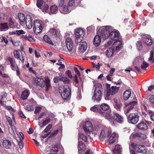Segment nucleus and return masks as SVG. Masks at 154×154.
<instances>
[{"instance_id":"obj_1","label":"nucleus","mask_w":154,"mask_h":154,"mask_svg":"<svg viewBox=\"0 0 154 154\" xmlns=\"http://www.w3.org/2000/svg\"><path fill=\"white\" fill-rule=\"evenodd\" d=\"M101 35L102 38L105 40L109 37L111 39L114 40L121 38L120 33L118 30L113 29L112 26H103L101 28Z\"/></svg>"},{"instance_id":"obj_2","label":"nucleus","mask_w":154,"mask_h":154,"mask_svg":"<svg viewBox=\"0 0 154 154\" xmlns=\"http://www.w3.org/2000/svg\"><path fill=\"white\" fill-rule=\"evenodd\" d=\"M94 93L92 96V99L93 101H100L101 99L103 89L102 85L101 84H98L96 85Z\"/></svg>"},{"instance_id":"obj_3","label":"nucleus","mask_w":154,"mask_h":154,"mask_svg":"<svg viewBox=\"0 0 154 154\" xmlns=\"http://www.w3.org/2000/svg\"><path fill=\"white\" fill-rule=\"evenodd\" d=\"M59 91L64 100L69 99L70 97V90L69 87L67 85H62L59 88Z\"/></svg>"},{"instance_id":"obj_4","label":"nucleus","mask_w":154,"mask_h":154,"mask_svg":"<svg viewBox=\"0 0 154 154\" xmlns=\"http://www.w3.org/2000/svg\"><path fill=\"white\" fill-rule=\"evenodd\" d=\"M106 116L109 121H111L110 123L113 125L116 124V121L120 123L123 121L122 117L117 113L114 114L112 117L110 113H109L106 114Z\"/></svg>"},{"instance_id":"obj_5","label":"nucleus","mask_w":154,"mask_h":154,"mask_svg":"<svg viewBox=\"0 0 154 154\" xmlns=\"http://www.w3.org/2000/svg\"><path fill=\"white\" fill-rule=\"evenodd\" d=\"M43 26L42 22L38 20H36L34 21L33 30L36 33L41 32L43 29Z\"/></svg>"},{"instance_id":"obj_6","label":"nucleus","mask_w":154,"mask_h":154,"mask_svg":"<svg viewBox=\"0 0 154 154\" xmlns=\"http://www.w3.org/2000/svg\"><path fill=\"white\" fill-rule=\"evenodd\" d=\"M135 134L132 133L130 137L129 151L130 154H135Z\"/></svg>"},{"instance_id":"obj_7","label":"nucleus","mask_w":154,"mask_h":154,"mask_svg":"<svg viewBox=\"0 0 154 154\" xmlns=\"http://www.w3.org/2000/svg\"><path fill=\"white\" fill-rule=\"evenodd\" d=\"M119 87H117L116 86H112L110 89L106 90V97H105V99L108 100V97L110 95H113L116 94L119 89Z\"/></svg>"},{"instance_id":"obj_8","label":"nucleus","mask_w":154,"mask_h":154,"mask_svg":"<svg viewBox=\"0 0 154 154\" xmlns=\"http://www.w3.org/2000/svg\"><path fill=\"white\" fill-rule=\"evenodd\" d=\"M123 46L121 38L116 40L113 43L112 47L115 51H119Z\"/></svg>"},{"instance_id":"obj_9","label":"nucleus","mask_w":154,"mask_h":154,"mask_svg":"<svg viewBox=\"0 0 154 154\" xmlns=\"http://www.w3.org/2000/svg\"><path fill=\"white\" fill-rule=\"evenodd\" d=\"M83 128L84 131L86 133L89 132H92L93 130V128L92 127L91 123L89 121H86L85 124V125L83 126Z\"/></svg>"},{"instance_id":"obj_10","label":"nucleus","mask_w":154,"mask_h":154,"mask_svg":"<svg viewBox=\"0 0 154 154\" xmlns=\"http://www.w3.org/2000/svg\"><path fill=\"white\" fill-rule=\"evenodd\" d=\"M66 43L67 49L69 52H71L73 47V41L70 38H66Z\"/></svg>"},{"instance_id":"obj_11","label":"nucleus","mask_w":154,"mask_h":154,"mask_svg":"<svg viewBox=\"0 0 154 154\" xmlns=\"http://www.w3.org/2000/svg\"><path fill=\"white\" fill-rule=\"evenodd\" d=\"M100 30V34L96 35L94 38V44L96 47H98L100 45L101 41V37L102 38L101 35V28Z\"/></svg>"},{"instance_id":"obj_12","label":"nucleus","mask_w":154,"mask_h":154,"mask_svg":"<svg viewBox=\"0 0 154 154\" xmlns=\"http://www.w3.org/2000/svg\"><path fill=\"white\" fill-rule=\"evenodd\" d=\"M34 80L35 82L38 85L42 87L45 86V82L44 79L41 78H34Z\"/></svg>"},{"instance_id":"obj_13","label":"nucleus","mask_w":154,"mask_h":154,"mask_svg":"<svg viewBox=\"0 0 154 154\" xmlns=\"http://www.w3.org/2000/svg\"><path fill=\"white\" fill-rule=\"evenodd\" d=\"M32 19L29 15H27L26 17L25 24L27 28L31 29L32 26Z\"/></svg>"},{"instance_id":"obj_14","label":"nucleus","mask_w":154,"mask_h":154,"mask_svg":"<svg viewBox=\"0 0 154 154\" xmlns=\"http://www.w3.org/2000/svg\"><path fill=\"white\" fill-rule=\"evenodd\" d=\"M8 60L10 62L11 64V68L13 70H16L17 71L18 69V67L16 64L14 59L11 57H8Z\"/></svg>"},{"instance_id":"obj_15","label":"nucleus","mask_w":154,"mask_h":154,"mask_svg":"<svg viewBox=\"0 0 154 154\" xmlns=\"http://www.w3.org/2000/svg\"><path fill=\"white\" fill-rule=\"evenodd\" d=\"M142 39L146 45H151L152 44V41L149 35H143Z\"/></svg>"},{"instance_id":"obj_16","label":"nucleus","mask_w":154,"mask_h":154,"mask_svg":"<svg viewBox=\"0 0 154 154\" xmlns=\"http://www.w3.org/2000/svg\"><path fill=\"white\" fill-rule=\"evenodd\" d=\"M138 153H145L146 152L145 147L144 146L136 145H135V152Z\"/></svg>"},{"instance_id":"obj_17","label":"nucleus","mask_w":154,"mask_h":154,"mask_svg":"<svg viewBox=\"0 0 154 154\" xmlns=\"http://www.w3.org/2000/svg\"><path fill=\"white\" fill-rule=\"evenodd\" d=\"M50 35L53 37H57L59 34L60 32L58 29H51L49 32Z\"/></svg>"},{"instance_id":"obj_18","label":"nucleus","mask_w":154,"mask_h":154,"mask_svg":"<svg viewBox=\"0 0 154 154\" xmlns=\"http://www.w3.org/2000/svg\"><path fill=\"white\" fill-rule=\"evenodd\" d=\"M87 48V43L85 42H82L81 43L80 46L79 47V51L81 52H85Z\"/></svg>"},{"instance_id":"obj_19","label":"nucleus","mask_w":154,"mask_h":154,"mask_svg":"<svg viewBox=\"0 0 154 154\" xmlns=\"http://www.w3.org/2000/svg\"><path fill=\"white\" fill-rule=\"evenodd\" d=\"M137 127L142 130H146L148 129L147 125L143 122H141L136 125Z\"/></svg>"},{"instance_id":"obj_20","label":"nucleus","mask_w":154,"mask_h":154,"mask_svg":"<svg viewBox=\"0 0 154 154\" xmlns=\"http://www.w3.org/2000/svg\"><path fill=\"white\" fill-rule=\"evenodd\" d=\"M84 31L81 29H78L76 30L75 36L80 37L81 38H83L84 37Z\"/></svg>"},{"instance_id":"obj_21","label":"nucleus","mask_w":154,"mask_h":154,"mask_svg":"<svg viewBox=\"0 0 154 154\" xmlns=\"http://www.w3.org/2000/svg\"><path fill=\"white\" fill-rule=\"evenodd\" d=\"M78 153L79 154H81V151H84L85 149V145L84 143L82 141H79L78 145Z\"/></svg>"},{"instance_id":"obj_22","label":"nucleus","mask_w":154,"mask_h":154,"mask_svg":"<svg viewBox=\"0 0 154 154\" xmlns=\"http://www.w3.org/2000/svg\"><path fill=\"white\" fill-rule=\"evenodd\" d=\"M128 122L130 123L135 124V114H130L128 118Z\"/></svg>"},{"instance_id":"obj_23","label":"nucleus","mask_w":154,"mask_h":154,"mask_svg":"<svg viewBox=\"0 0 154 154\" xmlns=\"http://www.w3.org/2000/svg\"><path fill=\"white\" fill-rule=\"evenodd\" d=\"M3 146L6 149H10L11 147V142L7 140H3Z\"/></svg>"},{"instance_id":"obj_24","label":"nucleus","mask_w":154,"mask_h":154,"mask_svg":"<svg viewBox=\"0 0 154 154\" xmlns=\"http://www.w3.org/2000/svg\"><path fill=\"white\" fill-rule=\"evenodd\" d=\"M131 95V93L130 90H127L125 91L123 94L124 99L127 100L129 99Z\"/></svg>"},{"instance_id":"obj_25","label":"nucleus","mask_w":154,"mask_h":154,"mask_svg":"<svg viewBox=\"0 0 154 154\" xmlns=\"http://www.w3.org/2000/svg\"><path fill=\"white\" fill-rule=\"evenodd\" d=\"M60 11L61 13L64 14H67L70 12L68 7L65 5H64L63 7L60 8Z\"/></svg>"},{"instance_id":"obj_26","label":"nucleus","mask_w":154,"mask_h":154,"mask_svg":"<svg viewBox=\"0 0 154 154\" xmlns=\"http://www.w3.org/2000/svg\"><path fill=\"white\" fill-rule=\"evenodd\" d=\"M115 50L112 46L111 47L108 48L106 51V55L108 57L112 56Z\"/></svg>"},{"instance_id":"obj_27","label":"nucleus","mask_w":154,"mask_h":154,"mask_svg":"<svg viewBox=\"0 0 154 154\" xmlns=\"http://www.w3.org/2000/svg\"><path fill=\"white\" fill-rule=\"evenodd\" d=\"M29 91L27 90H26L23 91L21 95V98L22 100H25L27 99L29 95Z\"/></svg>"},{"instance_id":"obj_28","label":"nucleus","mask_w":154,"mask_h":154,"mask_svg":"<svg viewBox=\"0 0 154 154\" xmlns=\"http://www.w3.org/2000/svg\"><path fill=\"white\" fill-rule=\"evenodd\" d=\"M18 18L20 20V24L23 25L24 22L26 21L25 16L24 14L22 13L18 14Z\"/></svg>"},{"instance_id":"obj_29","label":"nucleus","mask_w":154,"mask_h":154,"mask_svg":"<svg viewBox=\"0 0 154 154\" xmlns=\"http://www.w3.org/2000/svg\"><path fill=\"white\" fill-rule=\"evenodd\" d=\"M135 105V102L134 101L130 102L128 105V107L126 111H125V113L126 115L129 113L130 110L133 108Z\"/></svg>"},{"instance_id":"obj_30","label":"nucleus","mask_w":154,"mask_h":154,"mask_svg":"<svg viewBox=\"0 0 154 154\" xmlns=\"http://www.w3.org/2000/svg\"><path fill=\"white\" fill-rule=\"evenodd\" d=\"M122 149L120 145H117L115 146V148L113 150V151L115 154H119L121 152Z\"/></svg>"},{"instance_id":"obj_31","label":"nucleus","mask_w":154,"mask_h":154,"mask_svg":"<svg viewBox=\"0 0 154 154\" xmlns=\"http://www.w3.org/2000/svg\"><path fill=\"white\" fill-rule=\"evenodd\" d=\"M91 110L94 112H98L101 114L103 115L104 112L102 111L100 109H98L97 107V106L96 105H95L92 107L91 108Z\"/></svg>"},{"instance_id":"obj_32","label":"nucleus","mask_w":154,"mask_h":154,"mask_svg":"<svg viewBox=\"0 0 154 154\" xmlns=\"http://www.w3.org/2000/svg\"><path fill=\"white\" fill-rule=\"evenodd\" d=\"M116 136V134L115 133H112L111 136L108 139V141L109 142L110 144H112L115 142V140L113 139Z\"/></svg>"},{"instance_id":"obj_33","label":"nucleus","mask_w":154,"mask_h":154,"mask_svg":"<svg viewBox=\"0 0 154 154\" xmlns=\"http://www.w3.org/2000/svg\"><path fill=\"white\" fill-rule=\"evenodd\" d=\"M45 83L46 85V91H48L49 88L51 87L50 85V81L48 77H46L45 78Z\"/></svg>"},{"instance_id":"obj_34","label":"nucleus","mask_w":154,"mask_h":154,"mask_svg":"<svg viewBox=\"0 0 154 154\" xmlns=\"http://www.w3.org/2000/svg\"><path fill=\"white\" fill-rule=\"evenodd\" d=\"M8 28L7 23H1L0 24V31H4L8 29Z\"/></svg>"},{"instance_id":"obj_35","label":"nucleus","mask_w":154,"mask_h":154,"mask_svg":"<svg viewBox=\"0 0 154 154\" xmlns=\"http://www.w3.org/2000/svg\"><path fill=\"white\" fill-rule=\"evenodd\" d=\"M154 52L151 51L150 52L149 57L148 58V61L151 64H152L154 63V58H153Z\"/></svg>"},{"instance_id":"obj_36","label":"nucleus","mask_w":154,"mask_h":154,"mask_svg":"<svg viewBox=\"0 0 154 154\" xmlns=\"http://www.w3.org/2000/svg\"><path fill=\"white\" fill-rule=\"evenodd\" d=\"M105 133L106 131L104 129L103 130H102L101 131L99 137V138L100 140H101V141L103 140L104 138L106 137V134Z\"/></svg>"},{"instance_id":"obj_37","label":"nucleus","mask_w":154,"mask_h":154,"mask_svg":"<svg viewBox=\"0 0 154 154\" xmlns=\"http://www.w3.org/2000/svg\"><path fill=\"white\" fill-rule=\"evenodd\" d=\"M78 138L79 139H82L85 142L87 141L88 139L87 137L82 133H79Z\"/></svg>"},{"instance_id":"obj_38","label":"nucleus","mask_w":154,"mask_h":154,"mask_svg":"<svg viewBox=\"0 0 154 154\" xmlns=\"http://www.w3.org/2000/svg\"><path fill=\"white\" fill-rule=\"evenodd\" d=\"M44 40L48 43L50 44L51 45H53L54 44L52 42L50 38L47 35H45L43 37Z\"/></svg>"},{"instance_id":"obj_39","label":"nucleus","mask_w":154,"mask_h":154,"mask_svg":"<svg viewBox=\"0 0 154 154\" xmlns=\"http://www.w3.org/2000/svg\"><path fill=\"white\" fill-rule=\"evenodd\" d=\"M50 11L52 14H56L57 12V6L55 5L51 6V7Z\"/></svg>"},{"instance_id":"obj_40","label":"nucleus","mask_w":154,"mask_h":154,"mask_svg":"<svg viewBox=\"0 0 154 154\" xmlns=\"http://www.w3.org/2000/svg\"><path fill=\"white\" fill-rule=\"evenodd\" d=\"M136 47L137 49L139 51H141L143 49V46L142 43L140 41L137 42L136 44Z\"/></svg>"},{"instance_id":"obj_41","label":"nucleus","mask_w":154,"mask_h":154,"mask_svg":"<svg viewBox=\"0 0 154 154\" xmlns=\"http://www.w3.org/2000/svg\"><path fill=\"white\" fill-rule=\"evenodd\" d=\"M44 3H45L44 2L43 0H37L36 5L38 8H40L42 6Z\"/></svg>"},{"instance_id":"obj_42","label":"nucleus","mask_w":154,"mask_h":154,"mask_svg":"<svg viewBox=\"0 0 154 154\" xmlns=\"http://www.w3.org/2000/svg\"><path fill=\"white\" fill-rule=\"evenodd\" d=\"M48 5L45 3L40 9H42L43 12H45L48 10Z\"/></svg>"},{"instance_id":"obj_43","label":"nucleus","mask_w":154,"mask_h":154,"mask_svg":"<svg viewBox=\"0 0 154 154\" xmlns=\"http://www.w3.org/2000/svg\"><path fill=\"white\" fill-rule=\"evenodd\" d=\"M60 81H62L64 83H67L69 82V80L67 77L60 76Z\"/></svg>"},{"instance_id":"obj_44","label":"nucleus","mask_w":154,"mask_h":154,"mask_svg":"<svg viewBox=\"0 0 154 154\" xmlns=\"http://www.w3.org/2000/svg\"><path fill=\"white\" fill-rule=\"evenodd\" d=\"M21 55H20L19 58L20 60L22 62H24L25 59V54L24 52L23 51H21Z\"/></svg>"},{"instance_id":"obj_45","label":"nucleus","mask_w":154,"mask_h":154,"mask_svg":"<svg viewBox=\"0 0 154 154\" xmlns=\"http://www.w3.org/2000/svg\"><path fill=\"white\" fill-rule=\"evenodd\" d=\"M149 66V64L145 61H143L142 64L141 65V68L144 70H146V68Z\"/></svg>"},{"instance_id":"obj_46","label":"nucleus","mask_w":154,"mask_h":154,"mask_svg":"<svg viewBox=\"0 0 154 154\" xmlns=\"http://www.w3.org/2000/svg\"><path fill=\"white\" fill-rule=\"evenodd\" d=\"M8 25L10 28H14L15 27L14 23L11 18H10L8 22Z\"/></svg>"},{"instance_id":"obj_47","label":"nucleus","mask_w":154,"mask_h":154,"mask_svg":"<svg viewBox=\"0 0 154 154\" xmlns=\"http://www.w3.org/2000/svg\"><path fill=\"white\" fill-rule=\"evenodd\" d=\"M101 108L104 110H106L109 109V106L106 103H103L101 105Z\"/></svg>"},{"instance_id":"obj_48","label":"nucleus","mask_w":154,"mask_h":154,"mask_svg":"<svg viewBox=\"0 0 154 154\" xmlns=\"http://www.w3.org/2000/svg\"><path fill=\"white\" fill-rule=\"evenodd\" d=\"M51 121V119L49 118L45 119V120L42 123V127H43L45 126L46 125Z\"/></svg>"},{"instance_id":"obj_49","label":"nucleus","mask_w":154,"mask_h":154,"mask_svg":"<svg viewBox=\"0 0 154 154\" xmlns=\"http://www.w3.org/2000/svg\"><path fill=\"white\" fill-rule=\"evenodd\" d=\"M74 70L75 71V73L78 75V76H79V79H80V81H79V82L82 83V79L80 77V76L81 75L79 71L78 70L77 68L75 67H74Z\"/></svg>"},{"instance_id":"obj_50","label":"nucleus","mask_w":154,"mask_h":154,"mask_svg":"<svg viewBox=\"0 0 154 154\" xmlns=\"http://www.w3.org/2000/svg\"><path fill=\"white\" fill-rule=\"evenodd\" d=\"M51 150L52 152L56 153L58 151L57 146L55 145H53Z\"/></svg>"},{"instance_id":"obj_51","label":"nucleus","mask_w":154,"mask_h":154,"mask_svg":"<svg viewBox=\"0 0 154 154\" xmlns=\"http://www.w3.org/2000/svg\"><path fill=\"white\" fill-rule=\"evenodd\" d=\"M7 96V94L3 92L2 93L1 99L0 100V103L2 104H3V99H5Z\"/></svg>"},{"instance_id":"obj_52","label":"nucleus","mask_w":154,"mask_h":154,"mask_svg":"<svg viewBox=\"0 0 154 154\" xmlns=\"http://www.w3.org/2000/svg\"><path fill=\"white\" fill-rule=\"evenodd\" d=\"M0 42H4L6 44H7L8 42L7 39L4 36H2L0 37Z\"/></svg>"},{"instance_id":"obj_53","label":"nucleus","mask_w":154,"mask_h":154,"mask_svg":"<svg viewBox=\"0 0 154 154\" xmlns=\"http://www.w3.org/2000/svg\"><path fill=\"white\" fill-rule=\"evenodd\" d=\"M52 125L51 124H49L45 128V129L44 130V131L42 132L43 133H44V132H47L48 131H49L50 129L52 127Z\"/></svg>"},{"instance_id":"obj_54","label":"nucleus","mask_w":154,"mask_h":154,"mask_svg":"<svg viewBox=\"0 0 154 154\" xmlns=\"http://www.w3.org/2000/svg\"><path fill=\"white\" fill-rule=\"evenodd\" d=\"M20 141H19L18 143V144L19 148L21 149L23 147L24 143H23V141L22 140L21 138H20Z\"/></svg>"},{"instance_id":"obj_55","label":"nucleus","mask_w":154,"mask_h":154,"mask_svg":"<svg viewBox=\"0 0 154 154\" xmlns=\"http://www.w3.org/2000/svg\"><path fill=\"white\" fill-rule=\"evenodd\" d=\"M19 52V51L17 50H14V56L17 58H19L20 57V55Z\"/></svg>"},{"instance_id":"obj_56","label":"nucleus","mask_w":154,"mask_h":154,"mask_svg":"<svg viewBox=\"0 0 154 154\" xmlns=\"http://www.w3.org/2000/svg\"><path fill=\"white\" fill-rule=\"evenodd\" d=\"M25 33V31L22 29L16 30V35H21L24 34Z\"/></svg>"},{"instance_id":"obj_57","label":"nucleus","mask_w":154,"mask_h":154,"mask_svg":"<svg viewBox=\"0 0 154 154\" xmlns=\"http://www.w3.org/2000/svg\"><path fill=\"white\" fill-rule=\"evenodd\" d=\"M83 38H81L80 37L75 36V43L76 44H79L81 42Z\"/></svg>"},{"instance_id":"obj_58","label":"nucleus","mask_w":154,"mask_h":154,"mask_svg":"<svg viewBox=\"0 0 154 154\" xmlns=\"http://www.w3.org/2000/svg\"><path fill=\"white\" fill-rule=\"evenodd\" d=\"M65 74L70 79L72 78V76L70 71L69 70H67L65 72Z\"/></svg>"},{"instance_id":"obj_59","label":"nucleus","mask_w":154,"mask_h":154,"mask_svg":"<svg viewBox=\"0 0 154 154\" xmlns=\"http://www.w3.org/2000/svg\"><path fill=\"white\" fill-rule=\"evenodd\" d=\"M64 0H58V3L59 5V6L60 7V8L63 7L64 5Z\"/></svg>"},{"instance_id":"obj_60","label":"nucleus","mask_w":154,"mask_h":154,"mask_svg":"<svg viewBox=\"0 0 154 154\" xmlns=\"http://www.w3.org/2000/svg\"><path fill=\"white\" fill-rule=\"evenodd\" d=\"M6 118L9 125L11 126H12V121L11 118L7 116H6Z\"/></svg>"},{"instance_id":"obj_61","label":"nucleus","mask_w":154,"mask_h":154,"mask_svg":"<svg viewBox=\"0 0 154 154\" xmlns=\"http://www.w3.org/2000/svg\"><path fill=\"white\" fill-rule=\"evenodd\" d=\"M92 65L94 67L96 68L98 70H99L100 69V65L99 63H97V64H95V63H93Z\"/></svg>"},{"instance_id":"obj_62","label":"nucleus","mask_w":154,"mask_h":154,"mask_svg":"<svg viewBox=\"0 0 154 154\" xmlns=\"http://www.w3.org/2000/svg\"><path fill=\"white\" fill-rule=\"evenodd\" d=\"M53 80L54 83H57L59 81H60V76H57L54 78Z\"/></svg>"},{"instance_id":"obj_63","label":"nucleus","mask_w":154,"mask_h":154,"mask_svg":"<svg viewBox=\"0 0 154 154\" xmlns=\"http://www.w3.org/2000/svg\"><path fill=\"white\" fill-rule=\"evenodd\" d=\"M94 27L93 26H91L87 28V30L88 32H92L94 30Z\"/></svg>"},{"instance_id":"obj_64","label":"nucleus","mask_w":154,"mask_h":154,"mask_svg":"<svg viewBox=\"0 0 154 154\" xmlns=\"http://www.w3.org/2000/svg\"><path fill=\"white\" fill-rule=\"evenodd\" d=\"M26 109L28 111H32L33 110V108L32 106L28 105L26 106Z\"/></svg>"}]
</instances>
